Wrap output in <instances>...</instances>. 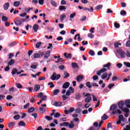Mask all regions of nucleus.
Wrapping results in <instances>:
<instances>
[{
  "instance_id": "nucleus-3",
  "label": "nucleus",
  "mask_w": 130,
  "mask_h": 130,
  "mask_svg": "<svg viewBox=\"0 0 130 130\" xmlns=\"http://www.w3.org/2000/svg\"><path fill=\"white\" fill-rule=\"evenodd\" d=\"M44 55V52L43 51H39V53H35L34 54V58H40V57H42Z\"/></svg>"
},
{
  "instance_id": "nucleus-49",
  "label": "nucleus",
  "mask_w": 130,
  "mask_h": 130,
  "mask_svg": "<svg viewBox=\"0 0 130 130\" xmlns=\"http://www.w3.org/2000/svg\"><path fill=\"white\" fill-rule=\"evenodd\" d=\"M48 85V86H50V88H53L54 87V84H53V82H49Z\"/></svg>"
},
{
  "instance_id": "nucleus-24",
  "label": "nucleus",
  "mask_w": 130,
  "mask_h": 130,
  "mask_svg": "<svg viewBox=\"0 0 130 130\" xmlns=\"http://www.w3.org/2000/svg\"><path fill=\"white\" fill-rule=\"evenodd\" d=\"M15 122H10L9 124H8V127H10V128H12V127H13V126H15Z\"/></svg>"
},
{
  "instance_id": "nucleus-7",
  "label": "nucleus",
  "mask_w": 130,
  "mask_h": 130,
  "mask_svg": "<svg viewBox=\"0 0 130 130\" xmlns=\"http://www.w3.org/2000/svg\"><path fill=\"white\" fill-rule=\"evenodd\" d=\"M116 109H117V106L116 105H112L110 108V110H111V111H113L112 112H113V111H115Z\"/></svg>"
},
{
  "instance_id": "nucleus-47",
  "label": "nucleus",
  "mask_w": 130,
  "mask_h": 130,
  "mask_svg": "<svg viewBox=\"0 0 130 130\" xmlns=\"http://www.w3.org/2000/svg\"><path fill=\"white\" fill-rule=\"evenodd\" d=\"M66 18V15L63 14L60 16V20L61 22H62L63 21V18Z\"/></svg>"
},
{
  "instance_id": "nucleus-50",
  "label": "nucleus",
  "mask_w": 130,
  "mask_h": 130,
  "mask_svg": "<svg viewBox=\"0 0 130 130\" xmlns=\"http://www.w3.org/2000/svg\"><path fill=\"white\" fill-rule=\"evenodd\" d=\"M76 16V13L74 12L72 14H70V17L71 19H74V18Z\"/></svg>"
},
{
  "instance_id": "nucleus-25",
  "label": "nucleus",
  "mask_w": 130,
  "mask_h": 130,
  "mask_svg": "<svg viewBox=\"0 0 130 130\" xmlns=\"http://www.w3.org/2000/svg\"><path fill=\"white\" fill-rule=\"evenodd\" d=\"M74 121H71V123H69L68 126H69V128H74V126H75V124H74Z\"/></svg>"
},
{
  "instance_id": "nucleus-15",
  "label": "nucleus",
  "mask_w": 130,
  "mask_h": 130,
  "mask_svg": "<svg viewBox=\"0 0 130 130\" xmlns=\"http://www.w3.org/2000/svg\"><path fill=\"white\" fill-rule=\"evenodd\" d=\"M125 105L127 108H130V100H127L125 101Z\"/></svg>"
},
{
  "instance_id": "nucleus-62",
  "label": "nucleus",
  "mask_w": 130,
  "mask_h": 130,
  "mask_svg": "<svg viewBox=\"0 0 130 130\" xmlns=\"http://www.w3.org/2000/svg\"><path fill=\"white\" fill-rule=\"evenodd\" d=\"M86 17L84 16H82V18H81L80 20L81 21V22H84V21H85L86 19Z\"/></svg>"
},
{
  "instance_id": "nucleus-45",
  "label": "nucleus",
  "mask_w": 130,
  "mask_h": 130,
  "mask_svg": "<svg viewBox=\"0 0 130 130\" xmlns=\"http://www.w3.org/2000/svg\"><path fill=\"white\" fill-rule=\"evenodd\" d=\"M118 117L120 120H121V121H124V118H123V115H119Z\"/></svg>"
},
{
  "instance_id": "nucleus-60",
  "label": "nucleus",
  "mask_w": 130,
  "mask_h": 130,
  "mask_svg": "<svg viewBox=\"0 0 130 130\" xmlns=\"http://www.w3.org/2000/svg\"><path fill=\"white\" fill-rule=\"evenodd\" d=\"M5 25L6 27H9L11 25V23L8 21H6L5 22Z\"/></svg>"
},
{
  "instance_id": "nucleus-39",
  "label": "nucleus",
  "mask_w": 130,
  "mask_h": 130,
  "mask_svg": "<svg viewBox=\"0 0 130 130\" xmlns=\"http://www.w3.org/2000/svg\"><path fill=\"white\" fill-rule=\"evenodd\" d=\"M59 116H60V114L58 112L57 113H55L54 115V117H55V118H58V117H59Z\"/></svg>"
},
{
  "instance_id": "nucleus-18",
  "label": "nucleus",
  "mask_w": 130,
  "mask_h": 130,
  "mask_svg": "<svg viewBox=\"0 0 130 130\" xmlns=\"http://www.w3.org/2000/svg\"><path fill=\"white\" fill-rule=\"evenodd\" d=\"M91 100H92V98H91V96H88L85 99L86 103H90V102H91Z\"/></svg>"
},
{
  "instance_id": "nucleus-46",
  "label": "nucleus",
  "mask_w": 130,
  "mask_h": 130,
  "mask_svg": "<svg viewBox=\"0 0 130 130\" xmlns=\"http://www.w3.org/2000/svg\"><path fill=\"white\" fill-rule=\"evenodd\" d=\"M41 99L42 101H46V100H47V96L44 95Z\"/></svg>"
},
{
  "instance_id": "nucleus-32",
  "label": "nucleus",
  "mask_w": 130,
  "mask_h": 130,
  "mask_svg": "<svg viewBox=\"0 0 130 130\" xmlns=\"http://www.w3.org/2000/svg\"><path fill=\"white\" fill-rule=\"evenodd\" d=\"M108 118L109 117H108L107 115H106V114H104L102 117V120H106V119H108Z\"/></svg>"
},
{
  "instance_id": "nucleus-9",
  "label": "nucleus",
  "mask_w": 130,
  "mask_h": 130,
  "mask_svg": "<svg viewBox=\"0 0 130 130\" xmlns=\"http://www.w3.org/2000/svg\"><path fill=\"white\" fill-rule=\"evenodd\" d=\"M69 87H70V82H65L62 85L63 89H68Z\"/></svg>"
},
{
  "instance_id": "nucleus-33",
  "label": "nucleus",
  "mask_w": 130,
  "mask_h": 130,
  "mask_svg": "<svg viewBox=\"0 0 130 130\" xmlns=\"http://www.w3.org/2000/svg\"><path fill=\"white\" fill-rule=\"evenodd\" d=\"M85 85L86 87H87V88H88L89 89H91V88H92V85H91V82H86L85 83Z\"/></svg>"
},
{
  "instance_id": "nucleus-16",
  "label": "nucleus",
  "mask_w": 130,
  "mask_h": 130,
  "mask_svg": "<svg viewBox=\"0 0 130 130\" xmlns=\"http://www.w3.org/2000/svg\"><path fill=\"white\" fill-rule=\"evenodd\" d=\"M63 75L64 76L63 79H67V78H69L70 77V74H69V73H68V72L66 71L63 72Z\"/></svg>"
},
{
  "instance_id": "nucleus-58",
  "label": "nucleus",
  "mask_w": 130,
  "mask_h": 130,
  "mask_svg": "<svg viewBox=\"0 0 130 130\" xmlns=\"http://www.w3.org/2000/svg\"><path fill=\"white\" fill-rule=\"evenodd\" d=\"M114 26L115 28H119V27H120V25H119V23L117 22H115Z\"/></svg>"
},
{
  "instance_id": "nucleus-51",
  "label": "nucleus",
  "mask_w": 130,
  "mask_h": 130,
  "mask_svg": "<svg viewBox=\"0 0 130 130\" xmlns=\"http://www.w3.org/2000/svg\"><path fill=\"white\" fill-rule=\"evenodd\" d=\"M6 99L7 100H11V99H13V96L8 95L7 96Z\"/></svg>"
},
{
  "instance_id": "nucleus-59",
  "label": "nucleus",
  "mask_w": 130,
  "mask_h": 130,
  "mask_svg": "<svg viewBox=\"0 0 130 130\" xmlns=\"http://www.w3.org/2000/svg\"><path fill=\"white\" fill-rule=\"evenodd\" d=\"M14 119H15V120H17L20 118V115H17L14 116L13 117Z\"/></svg>"
},
{
  "instance_id": "nucleus-41",
  "label": "nucleus",
  "mask_w": 130,
  "mask_h": 130,
  "mask_svg": "<svg viewBox=\"0 0 130 130\" xmlns=\"http://www.w3.org/2000/svg\"><path fill=\"white\" fill-rule=\"evenodd\" d=\"M72 66L73 69H76V68H78V64L76 62L72 63Z\"/></svg>"
},
{
  "instance_id": "nucleus-22",
  "label": "nucleus",
  "mask_w": 130,
  "mask_h": 130,
  "mask_svg": "<svg viewBox=\"0 0 130 130\" xmlns=\"http://www.w3.org/2000/svg\"><path fill=\"white\" fill-rule=\"evenodd\" d=\"M34 90L35 91H36V92H37V91H39V90H40V85H35Z\"/></svg>"
},
{
  "instance_id": "nucleus-26",
  "label": "nucleus",
  "mask_w": 130,
  "mask_h": 130,
  "mask_svg": "<svg viewBox=\"0 0 130 130\" xmlns=\"http://www.w3.org/2000/svg\"><path fill=\"white\" fill-rule=\"evenodd\" d=\"M20 4H21V3H20V2H19V1H15V2H14L13 6L14 7H19V6H20Z\"/></svg>"
},
{
  "instance_id": "nucleus-12",
  "label": "nucleus",
  "mask_w": 130,
  "mask_h": 130,
  "mask_svg": "<svg viewBox=\"0 0 130 130\" xmlns=\"http://www.w3.org/2000/svg\"><path fill=\"white\" fill-rule=\"evenodd\" d=\"M119 54L121 58H124V57H125V52L123 51H120L119 52Z\"/></svg>"
},
{
  "instance_id": "nucleus-61",
  "label": "nucleus",
  "mask_w": 130,
  "mask_h": 130,
  "mask_svg": "<svg viewBox=\"0 0 130 130\" xmlns=\"http://www.w3.org/2000/svg\"><path fill=\"white\" fill-rule=\"evenodd\" d=\"M30 105V104H29V103H27L26 104H25L23 108L24 109H27V108H28V107H29V106Z\"/></svg>"
},
{
  "instance_id": "nucleus-42",
  "label": "nucleus",
  "mask_w": 130,
  "mask_h": 130,
  "mask_svg": "<svg viewBox=\"0 0 130 130\" xmlns=\"http://www.w3.org/2000/svg\"><path fill=\"white\" fill-rule=\"evenodd\" d=\"M16 86L18 89H22V88H23V86L20 83H16Z\"/></svg>"
},
{
  "instance_id": "nucleus-23",
  "label": "nucleus",
  "mask_w": 130,
  "mask_h": 130,
  "mask_svg": "<svg viewBox=\"0 0 130 130\" xmlns=\"http://www.w3.org/2000/svg\"><path fill=\"white\" fill-rule=\"evenodd\" d=\"M110 66H111V63L108 62L107 64H104L103 67L104 68H107L108 70H110Z\"/></svg>"
},
{
  "instance_id": "nucleus-17",
  "label": "nucleus",
  "mask_w": 130,
  "mask_h": 130,
  "mask_svg": "<svg viewBox=\"0 0 130 130\" xmlns=\"http://www.w3.org/2000/svg\"><path fill=\"white\" fill-rule=\"evenodd\" d=\"M18 126H26V123L23 121H20L18 123Z\"/></svg>"
},
{
  "instance_id": "nucleus-44",
  "label": "nucleus",
  "mask_w": 130,
  "mask_h": 130,
  "mask_svg": "<svg viewBox=\"0 0 130 130\" xmlns=\"http://www.w3.org/2000/svg\"><path fill=\"white\" fill-rule=\"evenodd\" d=\"M67 8H66V7L65 6H60L59 7V10L60 11H63V10H66Z\"/></svg>"
},
{
  "instance_id": "nucleus-54",
  "label": "nucleus",
  "mask_w": 130,
  "mask_h": 130,
  "mask_svg": "<svg viewBox=\"0 0 130 130\" xmlns=\"http://www.w3.org/2000/svg\"><path fill=\"white\" fill-rule=\"evenodd\" d=\"M6 96L4 95L0 94V101H3Z\"/></svg>"
},
{
  "instance_id": "nucleus-38",
  "label": "nucleus",
  "mask_w": 130,
  "mask_h": 130,
  "mask_svg": "<svg viewBox=\"0 0 130 130\" xmlns=\"http://www.w3.org/2000/svg\"><path fill=\"white\" fill-rule=\"evenodd\" d=\"M107 73H105L102 75V79L104 80L106 78H107Z\"/></svg>"
},
{
  "instance_id": "nucleus-52",
  "label": "nucleus",
  "mask_w": 130,
  "mask_h": 130,
  "mask_svg": "<svg viewBox=\"0 0 130 130\" xmlns=\"http://www.w3.org/2000/svg\"><path fill=\"white\" fill-rule=\"evenodd\" d=\"M40 45H41V42L37 43L36 45V48H39V47H40Z\"/></svg>"
},
{
  "instance_id": "nucleus-31",
  "label": "nucleus",
  "mask_w": 130,
  "mask_h": 130,
  "mask_svg": "<svg viewBox=\"0 0 130 130\" xmlns=\"http://www.w3.org/2000/svg\"><path fill=\"white\" fill-rule=\"evenodd\" d=\"M35 110V108L34 107H31L28 109L27 112L28 113H31V112H33Z\"/></svg>"
},
{
  "instance_id": "nucleus-11",
  "label": "nucleus",
  "mask_w": 130,
  "mask_h": 130,
  "mask_svg": "<svg viewBox=\"0 0 130 130\" xmlns=\"http://www.w3.org/2000/svg\"><path fill=\"white\" fill-rule=\"evenodd\" d=\"M32 29L35 32H37L38 29H39V25L37 24H35L32 26Z\"/></svg>"
},
{
  "instance_id": "nucleus-28",
  "label": "nucleus",
  "mask_w": 130,
  "mask_h": 130,
  "mask_svg": "<svg viewBox=\"0 0 130 130\" xmlns=\"http://www.w3.org/2000/svg\"><path fill=\"white\" fill-rule=\"evenodd\" d=\"M76 80L77 82H80V81H82V80H83V76L79 75L78 76H77Z\"/></svg>"
},
{
  "instance_id": "nucleus-64",
  "label": "nucleus",
  "mask_w": 130,
  "mask_h": 130,
  "mask_svg": "<svg viewBox=\"0 0 130 130\" xmlns=\"http://www.w3.org/2000/svg\"><path fill=\"white\" fill-rule=\"evenodd\" d=\"M125 55L127 57H130V52L128 51H127L126 53H125Z\"/></svg>"
},
{
  "instance_id": "nucleus-4",
  "label": "nucleus",
  "mask_w": 130,
  "mask_h": 130,
  "mask_svg": "<svg viewBox=\"0 0 130 130\" xmlns=\"http://www.w3.org/2000/svg\"><path fill=\"white\" fill-rule=\"evenodd\" d=\"M107 71V69H106V68H103L100 71H97L96 74L97 76H101V74H103V73H105V72H106Z\"/></svg>"
},
{
  "instance_id": "nucleus-29",
  "label": "nucleus",
  "mask_w": 130,
  "mask_h": 130,
  "mask_svg": "<svg viewBox=\"0 0 130 130\" xmlns=\"http://www.w3.org/2000/svg\"><path fill=\"white\" fill-rule=\"evenodd\" d=\"M121 110L123 112H125V113H129V110L127 108H125L124 109L123 108Z\"/></svg>"
},
{
  "instance_id": "nucleus-53",
  "label": "nucleus",
  "mask_w": 130,
  "mask_h": 130,
  "mask_svg": "<svg viewBox=\"0 0 130 130\" xmlns=\"http://www.w3.org/2000/svg\"><path fill=\"white\" fill-rule=\"evenodd\" d=\"M45 118H46V119H47V120H49V121L52 120V119H53V118H51V117H50L49 116H46Z\"/></svg>"
},
{
  "instance_id": "nucleus-36",
  "label": "nucleus",
  "mask_w": 130,
  "mask_h": 130,
  "mask_svg": "<svg viewBox=\"0 0 130 130\" xmlns=\"http://www.w3.org/2000/svg\"><path fill=\"white\" fill-rule=\"evenodd\" d=\"M89 54L91 56H94V55H95V52H94L93 50H90L89 51Z\"/></svg>"
},
{
  "instance_id": "nucleus-20",
  "label": "nucleus",
  "mask_w": 130,
  "mask_h": 130,
  "mask_svg": "<svg viewBox=\"0 0 130 130\" xmlns=\"http://www.w3.org/2000/svg\"><path fill=\"white\" fill-rule=\"evenodd\" d=\"M60 92V90H59V89H55L53 91V94L54 95H56Z\"/></svg>"
},
{
  "instance_id": "nucleus-56",
  "label": "nucleus",
  "mask_w": 130,
  "mask_h": 130,
  "mask_svg": "<svg viewBox=\"0 0 130 130\" xmlns=\"http://www.w3.org/2000/svg\"><path fill=\"white\" fill-rule=\"evenodd\" d=\"M62 100L63 101H64L66 100H67V99H69V98L66 96V95H63L62 96Z\"/></svg>"
},
{
  "instance_id": "nucleus-19",
  "label": "nucleus",
  "mask_w": 130,
  "mask_h": 130,
  "mask_svg": "<svg viewBox=\"0 0 130 130\" xmlns=\"http://www.w3.org/2000/svg\"><path fill=\"white\" fill-rule=\"evenodd\" d=\"M120 46H121V43L119 42H116L114 44L115 48H118V47H119Z\"/></svg>"
},
{
  "instance_id": "nucleus-27",
  "label": "nucleus",
  "mask_w": 130,
  "mask_h": 130,
  "mask_svg": "<svg viewBox=\"0 0 130 130\" xmlns=\"http://www.w3.org/2000/svg\"><path fill=\"white\" fill-rule=\"evenodd\" d=\"M15 63V60L11 59L10 61L8 62V66H13Z\"/></svg>"
},
{
  "instance_id": "nucleus-63",
  "label": "nucleus",
  "mask_w": 130,
  "mask_h": 130,
  "mask_svg": "<svg viewBox=\"0 0 130 130\" xmlns=\"http://www.w3.org/2000/svg\"><path fill=\"white\" fill-rule=\"evenodd\" d=\"M126 46H127V47H130V41H128L126 42Z\"/></svg>"
},
{
  "instance_id": "nucleus-30",
  "label": "nucleus",
  "mask_w": 130,
  "mask_h": 130,
  "mask_svg": "<svg viewBox=\"0 0 130 130\" xmlns=\"http://www.w3.org/2000/svg\"><path fill=\"white\" fill-rule=\"evenodd\" d=\"M82 112V109L81 108H78L75 110V113H77V114H80Z\"/></svg>"
},
{
  "instance_id": "nucleus-35",
  "label": "nucleus",
  "mask_w": 130,
  "mask_h": 130,
  "mask_svg": "<svg viewBox=\"0 0 130 130\" xmlns=\"http://www.w3.org/2000/svg\"><path fill=\"white\" fill-rule=\"evenodd\" d=\"M51 4L53 7H57V4H56V2H55L54 1L51 0Z\"/></svg>"
},
{
  "instance_id": "nucleus-14",
  "label": "nucleus",
  "mask_w": 130,
  "mask_h": 130,
  "mask_svg": "<svg viewBox=\"0 0 130 130\" xmlns=\"http://www.w3.org/2000/svg\"><path fill=\"white\" fill-rule=\"evenodd\" d=\"M70 123L69 122H64L60 124V126H69Z\"/></svg>"
},
{
  "instance_id": "nucleus-13",
  "label": "nucleus",
  "mask_w": 130,
  "mask_h": 130,
  "mask_svg": "<svg viewBox=\"0 0 130 130\" xmlns=\"http://www.w3.org/2000/svg\"><path fill=\"white\" fill-rule=\"evenodd\" d=\"M63 55L65 57H66V58H72V57H73V55L71 53L68 54L67 53H64Z\"/></svg>"
},
{
  "instance_id": "nucleus-10",
  "label": "nucleus",
  "mask_w": 130,
  "mask_h": 130,
  "mask_svg": "<svg viewBox=\"0 0 130 130\" xmlns=\"http://www.w3.org/2000/svg\"><path fill=\"white\" fill-rule=\"evenodd\" d=\"M116 113H118V114H121V113H122V112H121V111L120 110L117 109V111H113L111 113V114L112 115H115V114H116Z\"/></svg>"
},
{
  "instance_id": "nucleus-34",
  "label": "nucleus",
  "mask_w": 130,
  "mask_h": 130,
  "mask_svg": "<svg viewBox=\"0 0 130 130\" xmlns=\"http://www.w3.org/2000/svg\"><path fill=\"white\" fill-rule=\"evenodd\" d=\"M120 15L121 16H126V12L125 10H121L120 12Z\"/></svg>"
},
{
  "instance_id": "nucleus-43",
  "label": "nucleus",
  "mask_w": 130,
  "mask_h": 130,
  "mask_svg": "<svg viewBox=\"0 0 130 130\" xmlns=\"http://www.w3.org/2000/svg\"><path fill=\"white\" fill-rule=\"evenodd\" d=\"M80 98H81V94L78 93L76 94L75 99H76V100H79Z\"/></svg>"
},
{
  "instance_id": "nucleus-48",
  "label": "nucleus",
  "mask_w": 130,
  "mask_h": 130,
  "mask_svg": "<svg viewBox=\"0 0 130 130\" xmlns=\"http://www.w3.org/2000/svg\"><path fill=\"white\" fill-rule=\"evenodd\" d=\"M2 21H3V22H7V21H8V17L4 16L2 17Z\"/></svg>"
},
{
  "instance_id": "nucleus-8",
  "label": "nucleus",
  "mask_w": 130,
  "mask_h": 130,
  "mask_svg": "<svg viewBox=\"0 0 130 130\" xmlns=\"http://www.w3.org/2000/svg\"><path fill=\"white\" fill-rule=\"evenodd\" d=\"M9 8H10V3H6L4 5V9L5 11H7L9 10Z\"/></svg>"
},
{
  "instance_id": "nucleus-5",
  "label": "nucleus",
  "mask_w": 130,
  "mask_h": 130,
  "mask_svg": "<svg viewBox=\"0 0 130 130\" xmlns=\"http://www.w3.org/2000/svg\"><path fill=\"white\" fill-rule=\"evenodd\" d=\"M118 106L121 110L123 108V106H124V102L123 101H120L118 103Z\"/></svg>"
},
{
  "instance_id": "nucleus-40",
  "label": "nucleus",
  "mask_w": 130,
  "mask_h": 130,
  "mask_svg": "<svg viewBox=\"0 0 130 130\" xmlns=\"http://www.w3.org/2000/svg\"><path fill=\"white\" fill-rule=\"evenodd\" d=\"M102 8H103V6H102V5H98L96 7H95V10L96 11H98V10H101V9Z\"/></svg>"
},
{
  "instance_id": "nucleus-55",
  "label": "nucleus",
  "mask_w": 130,
  "mask_h": 130,
  "mask_svg": "<svg viewBox=\"0 0 130 130\" xmlns=\"http://www.w3.org/2000/svg\"><path fill=\"white\" fill-rule=\"evenodd\" d=\"M91 86H92V87H99V85L97 84L95 82H92Z\"/></svg>"
},
{
  "instance_id": "nucleus-57",
  "label": "nucleus",
  "mask_w": 130,
  "mask_h": 130,
  "mask_svg": "<svg viewBox=\"0 0 130 130\" xmlns=\"http://www.w3.org/2000/svg\"><path fill=\"white\" fill-rule=\"evenodd\" d=\"M124 66H126L127 68H130V63L128 62H124Z\"/></svg>"
},
{
  "instance_id": "nucleus-37",
  "label": "nucleus",
  "mask_w": 130,
  "mask_h": 130,
  "mask_svg": "<svg viewBox=\"0 0 130 130\" xmlns=\"http://www.w3.org/2000/svg\"><path fill=\"white\" fill-rule=\"evenodd\" d=\"M54 106H60L61 105V102H55L54 104Z\"/></svg>"
},
{
  "instance_id": "nucleus-21",
  "label": "nucleus",
  "mask_w": 130,
  "mask_h": 130,
  "mask_svg": "<svg viewBox=\"0 0 130 130\" xmlns=\"http://www.w3.org/2000/svg\"><path fill=\"white\" fill-rule=\"evenodd\" d=\"M17 72H18V70H17V69L13 68L11 72V74H12V75H13L14 76V75H16V74H17Z\"/></svg>"
},
{
  "instance_id": "nucleus-1",
  "label": "nucleus",
  "mask_w": 130,
  "mask_h": 130,
  "mask_svg": "<svg viewBox=\"0 0 130 130\" xmlns=\"http://www.w3.org/2000/svg\"><path fill=\"white\" fill-rule=\"evenodd\" d=\"M26 19H24L21 17H17L15 21H14V23L16 26H18V25H21L23 22H25Z\"/></svg>"
},
{
  "instance_id": "nucleus-6",
  "label": "nucleus",
  "mask_w": 130,
  "mask_h": 130,
  "mask_svg": "<svg viewBox=\"0 0 130 130\" xmlns=\"http://www.w3.org/2000/svg\"><path fill=\"white\" fill-rule=\"evenodd\" d=\"M50 56V51L48 50L47 52L44 54V59H48V57Z\"/></svg>"
},
{
  "instance_id": "nucleus-2",
  "label": "nucleus",
  "mask_w": 130,
  "mask_h": 130,
  "mask_svg": "<svg viewBox=\"0 0 130 130\" xmlns=\"http://www.w3.org/2000/svg\"><path fill=\"white\" fill-rule=\"evenodd\" d=\"M51 80L52 81H55V80H58L60 79V75L56 74V73L54 72L52 74V76L50 77Z\"/></svg>"
}]
</instances>
